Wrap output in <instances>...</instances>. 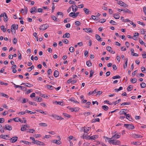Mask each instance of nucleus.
Here are the masks:
<instances>
[{
    "instance_id": "obj_1",
    "label": "nucleus",
    "mask_w": 146,
    "mask_h": 146,
    "mask_svg": "<svg viewBox=\"0 0 146 146\" xmlns=\"http://www.w3.org/2000/svg\"><path fill=\"white\" fill-rule=\"evenodd\" d=\"M124 126L129 129H132L135 128L134 126L131 124H125L124 125Z\"/></svg>"
},
{
    "instance_id": "obj_2",
    "label": "nucleus",
    "mask_w": 146,
    "mask_h": 146,
    "mask_svg": "<svg viewBox=\"0 0 146 146\" xmlns=\"http://www.w3.org/2000/svg\"><path fill=\"white\" fill-rule=\"evenodd\" d=\"M109 143H111L113 145H119L120 144V141L119 140L115 141L113 140H109Z\"/></svg>"
},
{
    "instance_id": "obj_3",
    "label": "nucleus",
    "mask_w": 146,
    "mask_h": 146,
    "mask_svg": "<svg viewBox=\"0 0 146 146\" xmlns=\"http://www.w3.org/2000/svg\"><path fill=\"white\" fill-rule=\"evenodd\" d=\"M57 137L58 140H53V142L58 145H60L61 143V142L60 141L61 139V138L59 136H58Z\"/></svg>"
},
{
    "instance_id": "obj_4",
    "label": "nucleus",
    "mask_w": 146,
    "mask_h": 146,
    "mask_svg": "<svg viewBox=\"0 0 146 146\" xmlns=\"http://www.w3.org/2000/svg\"><path fill=\"white\" fill-rule=\"evenodd\" d=\"M117 3L120 6H122L125 7H128V5L126 4L124 2H122V1H118L117 2Z\"/></svg>"
},
{
    "instance_id": "obj_5",
    "label": "nucleus",
    "mask_w": 146,
    "mask_h": 146,
    "mask_svg": "<svg viewBox=\"0 0 146 146\" xmlns=\"http://www.w3.org/2000/svg\"><path fill=\"white\" fill-rule=\"evenodd\" d=\"M48 27V25L46 24L41 25L40 27V30H42L43 31H44Z\"/></svg>"
},
{
    "instance_id": "obj_6",
    "label": "nucleus",
    "mask_w": 146,
    "mask_h": 146,
    "mask_svg": "<svg viewBox=\"0 0 146 146\" xmlns=\"http://www.w3.org/2000/svg\"><path fill=\"white\" fill-rule=\"evenodd\" d=\"M51 116L57 120H62L63 119V118H62L61 116H58L55 114H52Z\"/></svg>"
},
{
    "instance_id": "obj_7",
    "label": "nucleus",
    "mask_w": 146,
    "mask_h": 146,
    "mask_svg": "<svg viewBox=\"0 0 146 146\" xmlns=\"http://www.w3.org/2000/svg\"><path fill=\"white\" fill-rule=\"evenodd\" d=\"M120 133H119L118 134H117V133L115 134V135H114L111 138L113 139H117L119 138L120 136Z\"/></svg>"
},
{
    "instance_id": "obj_8",
    "label": "nucleus",
    "mask_w": 146,
    "mask_h": 146,
    "mask_svg": "<svg viewBox=\"0 0 146 146\" xmlns=\"http://www.w3.org/2000/svg\"><path fill=\"white\" fill-rule=\"evenodd\" d=\"M0 138L6 140H10L9 136L7 135H0Z\"/></svg>"
},
{
    "instance_id": "obj_9",
    "label": "nucleus",
    "mask_w": 146,
    "mask_h": 146,
    "mask_svg": "<svg viewBox=\"0 0 146 146\" xmlns=\"http://www.w3.org/2000/svg\"><path fill=\"white\" fill-rule=\"evenodd\" d=\"M4 129L9 131H11L12 129L11 126L8 124L5 125Z\"/></svg>"
},
{
    "instance_id": "obj_10",
    "label": "nucleus",
    "mask_w": 146,
    "mask_h": 146,
    "mask_svg": "<svg viewBox=\"0 0 146 146\" xmlns=\"http://www.w3.org/2000/svg\"><path fill=\"white\" fill-rule=\"evenodd\" d=\"M35 142V143H34V144H36L40 145H45L43 142L38 140H36Z\"/></svg>"
},
{
    "instance_id": "obj_11",
    "label": "nucleus",
    "mask_w": 146,
    "mask_h": 146,
    "mask_svg": "<svg viewBox=\"0 0 146 146\" xmlns=\"http://www.w3.org/2000/svg\"><path fill=\"white\" fill-rule=\"evenodd\" d=\"M72 7L73 11L74 12H76L78 10V7L75 4L72 5Z\"/></svg>"
},
{
    "instance_id": "obj_12",
    "label": "nucleus",
    "mask_w": 146,
    "mask_h": 146,
    "mask_svg": "<svg viewBox=\"0 0 146 146\" xmlns=\"http://www.w3.org/2000/svg\"><path fill=\"white\" fill-rule=\"evenodd\" d=\"M18 139V137L17 136H15L13 137H12L10 139L11 141V142L12 143H13L16 142Z\"/></svg>"
},
{
    "instance_id": "obj_13",
    "label": "nucleus",
    "mask_w": 146,
    "mask_h": 146,
    "mask_svg": "<svg viewBox=\"0 0 146 146\" xmlns=\"http://www.w3.org/2000/svg\"><path fill=\"white\" fill-rule=\"evenodd\" d=\"M83 30H85L86 32L88 33H92L93 32L91 28H84Z\"/></svg>"
},
{
    "instance_id": "obj_14",
    "label": "nucleus",
    "mask_w": 146,
    "mask_h": 146,
    "mask_svg": "<svg viewBox=\"0 0 146 146\" xmlns=\"http://www.w3.org/2000/svg\"><path fill=\"white\" fill-rule=\"evenodd\" d=\"M132 137L134 138H142V136L139 135L137 134H133L132 135Z\"/></svg>"
},
{
    "instance_id": "obj_15",
    "label": "nucleus",
    "mask_w": 146,
    "mask_h": 146,
    "mask_svg": "<svg viewBox=\"0 0 146 146\" xmlns=\"http://www.w3.org/2000/svg\"><path fill=\"white\" fill-rule=\"evenodd\" d=\"M96 38L99 41H102V39L101 38L100 36L98 34L95 35Z\"/></svg>"
},
{
    "instance_id": "obj_16",
    "label": "nucleus",
    "mask_w": 146,
    "mask_h": 146,
    "mask_svg": "<svg viewBox=\"0 0 146 146\" xmlns=\"http://www.w3.org/2000/svg\"><path fill=\"white\" fill-rule=\"evenodd\" d=\"M33 100L35 101H36L37 102H41L42 100V99L40 97H37L36 98L33 99Z\"/></svg>"
},
{
    "instance_id": "obj_17",
    "label": "nucleus",
    "mask_w": 146,
    "mask_h": 146,
    "mask_svg": "<svg viewBox=\"0 0 146 146\" xmlns=\"http://www.w3.org/2000/svg\"><path fill=\"white\" fill-rule=\"evenodd\" d=\"M126 118L128 119L129 121H132L133 119L131 117V116L129 114H127V117H126Z\"/></svg>"
},
{
    "instance_id": "obj_18",
    "label": "nucleus",
    "mask_w": 146,
    "mask_h": 146,
    "mask_svg": "<svg viewBox=\"0 0 146 146\" xmlns=\"http://www.w3.org/2000/svg\"><path fill=\"white\" fill-rule=\"evenodd\" d=\"M4 14H5V16L4 17V20L5 22H6L8 21V19L6 13L4 12Z\"/></svg>"
},
{
    "instance_id": "obj_19",
    "label": "nucleus",
    "mask_w": 146,
    "mask_h": 146,
    "mask_svg": "<svg viewBox=\"0 0 146 146\" xmlns=\"http://www.w3.org/2000/svg\"><path fill=\"white\" fill-rule=\"evenodd\" d=\"M15 118H17V120L18 121L17 122L20 121L22 123H25L27 121L26 119L23 120L18 117H16Z\"/></svg>"
},
{
    "instance_id": "obj_20",
    "label": "nucleus",
    "mask_w": 146,
    "mask_h": 146,
    "mask_svg": "<svg viewBox=\"0 0 146 146\" xmlns=\"http://www.w3.org/2000/svg\"><path fill=\"white\" fill-rule=\"evenodd\" d=\"M98 136L97 135H94L90 137V139L94 140L98 138Z\"/></svg>"
},
{
    "instance_id": "obj_21",
    "label": "nucleus",
    "mask_w": 146,
    "mask_h": 146,
    "mask_svg": "<svg viewBox=\"0 0 146 146\" xmlns=\"http://www.w3.org/2000/svg\"><path fill=\"white\" fill-rule=\"evenodd\" d=\"M90 137L87 135H85L84 134L83 136V137L84 139L90 140Z\"/></svg>"
},
{
    "instance_id": "obj_22",
    "label": "nucleus",
    "mask_w": 146,
    "mask_h": 146,
    "mask_svg": "<svg viewBox=\"0 0 146 146\" xmlns=\"http://www.w3.org/2000/svg\"><path fill=\"white\" fill-rule=\"evenodd\" d=\"M84 10L85 13L87 15L89 14V13L90 12L88 9L86 8H84Z\"/></svg>"
},
{
    "instance_id": "obj_23",
    "label": "nucleus",
    "mask_w": 146,
    "mask_h": 146,
    "mask_svg": "<svg viewBox=\"0 0 146 146\" xmlns=\"http://www.w3.org/2000/svg\"><path fill=\"white\" fill-rule=\"evenodd\" d=\"M70 101L72 102H73L74 103H78L79 104V103L77 101H76L74 98H71L70 99Z\"/></svg>"
},
{
    "instance_id": "obj_24",
    "label": "nucleus",
    "mask_w": 146,
    "mask_h": 146,
    "mask_svg": "<svg viewBox=\"0 0 146 146\" xmlns=\"http://www.w3.org/2000/svg\"><path fill=\"white\" fill-rule=\"evenodd\" d=\"M36 111L38 112H39L40 113H42V114H45V115L47 114L46 113H45V112H46V111L44 112L42 110H36Z\"/></svg>"
},
{
    "instance_id": "obj_25",
    "label": "nucleus",
    "mask_w": 146,
    "mask_h": 146,
    "mask_svg": "<svg viewBox=\"0 0 146 146\" xmlns=\"http://www.w3.org/2000/svg\"><path fill=\"white\" fill-rule=\"evenodd\" d=\"M130 81L132 83H135L137 81V80L135 78H131L130 80Z\"/></svg>"
},
{
    "instance_id": "obj_26",
    "label": "nucleus",
    "mask_w": 146,
    "mask_h": 146,
    "mask_svg": "<svg viewBox=\"0 0 146 146\" xmlns=\"http://www.w3.org/2000/svg\"><path fill=\"white\" fill-rule=\"evenodd\" d=\"M37 7H32L31 10H33L34 12H35V13H36L37 12Z\"/></svg>"
},
{
    "instance_id": "obj_27",
    "label": "nucleus",
    "mask_w": 146,
    "mask_h": 146,
    "mask_svg": "<svg viewBox=\"0 0 146 146\" xmlns=\"http://www.w3.org/2000/svg\"><path fill=\"white\" fill-rule=\"evenodd\" d=\"M39 125L40 126H42L43 127H47L48 126V125L46 123H40Z\"/></svg>"
},
{
    "instance_id": "obj_28",
    "label": "nucleus",
    "mask_w": 146,
    "mask_h": 146,
    "mask_svg": "<svg viewBox=\"0 0 146 146\" xmlns=\"http://www.w3.org/2000/svg\"><path fill=\"white\" fill-rule=\"evenodd\" d=\"M100 121V119L98 118H96L95 119H93L92 120V123H95L96 122V121L97 122H99Z\"/></svg>"
},
{
    "instance_id": "obj_29",
    "label": "nucleus",
    "mask_w": 146,
    "mask_h": 146,
    "mask_svg": "<svg viewBox=\"0 0 146 146\" xmlns=\"http://www.w3.org/2000/svg\"><path fill=\"white\" fill-rule=\"evenodd\" d=\"M17 118H14L13 119H10L8 120V122H11L12 120H14L15 121H18L17 120Z\"/></svg>"
},
{
    "instance_id": "obj_30",
    "label": "nucleus",
    "mask_w": 146,
    "mask_h": 146,
    "mask_svg": "<svg viewBox=\"0 0 146 146\" xmlns=\"http://www.w3.org/2000/svg\"><path fill=\"white\" fill-rule=\"evenodd\" d=\"M113 17L115 19H118L119 18L120 16L118 14H115L113 15Z\"/></svg>"
},
{
    "instance_id": "obj_31",
    "label": "nucleus",
    "mask_w": 146,
    "mask_h": 146,
    "mask_svg": "<svg viewBox=\"0 0 146 146\" xmlns=\"http://www.w3.org/2000/svg\"><path fill=\"white\" fill-rule=\"evenodd\" d=\"M127 110V109H123L121 110L120 111L119 113L120 115L123 114V113H124L125 112V111H126Z\"/></svg>"
},
{
    "instance_id": "obj_32",
    "label": "nucleus",
    "mask_w": 146,
    "mask_h": 146,
    "mask_svg": "<svg viewBox=\"0 0 146 146\" xmlns=\"http://www.w3.org/2000/svg\"><path fill=\"white\" fill-rule=\"evenodd\" d=\"M102 108L105 111H107L109 109L108 107L106 106H103L102 107Z\"/></svg>"
},
{
    "instance_id": "obj_33",
    "label": "nucleus",
    "mask_w": 146,
    "mask_h": 146,
    "mask_svg": "<svg viewBox=\"0 0 146 146\" xmlns=\"http://www.w3.org/2000/svg\"><path fill=\"white\" fill-rule=\"evenodd\" d=\"M25 112L28 113H30L31 114H35L36 113V112H33L31 111L28 110H26L25 111Z\"/></svg>"
},
{
    "instance_id": "obj_34",
    "label": "nucleus",
    "mask_w": 146,
    "mask_h": 146,
    "mask_svg": "<svg viewBox=\"0 0 146 146\" xmlns=\"http://www.w3.org/2000/svg\"><path fill=\"white\" fill-rule=\"evenodd\" d=\"M141 70L142 72L143 73H146V70H145V68L143 66H142L141 67Z\"/></svg>"
},
{
    "instance_id": "obj_35",
    "label": "nucleus",
    "mask_w": 146,
    "mask_h": 146,
    "mask_svg": "<svg viewBox=\"0 0 146 146\" xmlns=\"http://www.w3.org/2000/svg\"><path fill=\"white\" fill-rule=\"evenodd\" d=\"M51 17L53 20H54L56 22H58V20H57V18L54 15H51Z\"/></svg>"
},
{
    "instance_id": "obj_36",
    "label": "nucleus",
    "mask_w": 146,
    "mask_h": 146,
    "mask_svg": "<svg viewBox=\"0 0 146 146\" xmlns=\"http://www.w3.org/2000/svg\"><path fill=\"white\" fill-rule=\"evenodd\" d=\"M123 11L126 13H131V11L127 9H123Z\"/></svg>"
},
{
    "instance_id": "obj_37",
    "label": "nucleus",
    "mask_w": 146,
    "mask_h": 146,
    "mask_svg": "<svg viewBox=\"0 0 146 146\" xmlns=\"http://www.w3.org/2000/svg\"><path fill=\"white\" fill-rule=\"evenodd\" d=\"M63 115L65 117L69 118L71 117V115L66 113H63Z\"/></svg>"
},
{
    "instance_id": "obj_38",
    "label": "nucleus",
    "mask_w": 146,
    "mask_h": 146,
    "mask_svg": "<svg viewBox=\"0 0 146 146\" xmlns=\"http://www.w3.org/2000/svg\"><path fill=\"white\" fill-rule=\"evenodd\" d=\"M133 88V86L131 85H130L129 86L127 87V90L128 91H131L132 90V88Z\"/></svg>"
},
{
    "instance_id": "obj_39",
    "label": "nucleus",
    "mask_w": 146,
    "mask_h": 146,
    "mask_svg": "<svg viewBox=\"0 0 146 146\" xmlns=\"http://www.w3.org/2000/svg\"><path fill=\"white\" fill-rule=\"evenodd\" d=\"M72 112H76L78 111L77 108H72L70 109Z\"/></svg>"
},
{
    "instance_id": "obj_40",
    "label": "nucleus",
    "mask_w": 146,
    "mask_h": 146,
    "mask_svg": "<svg viewBox=\"0 0 146 146\" xmlns=\"http://www.w3.org/2000/svg\"><path fill=\"white\" fill-rule=\"evenodd\" d=\"M141 86V88H145L146 86V84L144 82H142L140 84Z\"/></svg>"
},
{
    "instance_id": "obj_41",
    "label": "nucleus",
    "mask_w": 146,
    "mask_h": 146,
    "mask_svg": "<svg viewBox=\"0 0 146 146\" xmlns=\"http://www.w3.org/2000/svg\"><path fill=\"white\" fill-rule=\"evenodd\" d=\"M34 66L33 65H32L31 67H29L28 68L27 71L29 72H30L34 68Z\"/></svg>"
},
{
    "instance_id": "obj_42",
    "label": "nucleus",
    "mask_w": 146,
    "mask_h": 146,
    "mask_svg": "<svg viewBox=\"0 0 146 146\" xmlns=\"http://www.w3.org/2000/svg\"><path fill=\"white\" fill-rule=\"evenodd\" d=\"M0 28L1 30L3 31V32H5L6 31V29H5V26L4 25H2L0 27Z\"/></svg>"
},
{
    "instance_id": "obj_43",
    "label": "nucleus",
    "mask_w": 146,
    "mask_h": 146,
    "mask_svg": "<svg viewBox=\"0 0 146 146\" xmlns=\"http://www.w3.org/2000/svg\"><path fill=\"white\" fill-rule=\"evenodd\" d=\"M86 64L88 66H90L92 65V63L90 62V61H87Z\"/></svg>"
},
{
    "instance_id": "obj_44",
    "label": "nucleus",
    "mask_w": 146,
    "mask_h": 146,
    "mask_svg": "<svg viewBox=\"0 0 146 146\" xmlns=\"http://www.w3.org/2000/svg\"><path fill=\"white\" fill-rule=\"evenodd\" d=\"M29 103L30 104L32 105H35V106H37V104H36L35 102H32L29 101Z\"/></svg>"
},
{
    "instance_id": "obj_45",
    "label": "nucleus",
    "mask_w": 146,
    "mask_h": 146,
    "mask_svg": "<svg viewBox=\"0 0 146 146\" xmlns=\"http://www.w3.org/2000/svg\"><path fill=\"white\" fill-rule=\"evenodd\" d=\"M69 50L70 52H73L74 51V47L71 46L69 48Z\"/></svg>"
},
{
    "instance_id": "obj_46",
    "label": "nucleus",
    "mask_w": 146,
    "mask_h": 146,
    "mask_svg": "<svg viewBox=\"0 0 146 146\" xmlns=\"http://www.w3.org/2000/svg\"><path fill=\"white\" fill-rule=\"evenodd\" d=\"M110 23H111V24L113 25H116L117 23L115 21H113L112 20H111L110 22Z\"/></svg>"
},
{
    "instance_id": "obj_47",
    "label": "nucleus",
    "mask_w": 146,
    "mask_h": 146,
    "mask_svg": "<svg viewBox=\"0 0 146 146\" xmlns=\"http://www.w3.org/2000/svg\"><path fill=\"white\" fill-rule=\"evenodd\" d=\"M18 58L19 60H21L22 59V56L21 53L19 51V50L18 51Z\"/></svg>"
},
{
    "instance_id": "obj_48",
    "label": "nucleus",
    "mask_w": 146,
    "mask_h": 146,
    "mask_svg": "<svg viewBox=\"0 0 146 146\" xmlns=\"http://www.w3.org/2000/svg\"><path fill=\"white\" fill-rule=\"evenodd\" d=\"M55 103H56L57 104H58L61 106L63 105V103L61 102H57V101H55Z\"/></svg>"
},
{
    "instance_id": "obj_49",
    "label": "nucleus",
    "mask_w": 146,
    "mask_h": 146,
    "mask_svg": "<svg viewBox=\"0 0 146 146\" xmlns=\"http://www.w3.org/2000/svg\"><path fill=\"white\" fill-rule=\"evenodd\" d=\"M120 76L119 75H116L115 76L113 77L112 78L113 79H115L117 78H120Z\"/></svg>"
},
{
    "instance_id": "obj_50",
    "label": "nucleus",
    "mask_w": 146,
    "mask_h": 146,
    "mask_svg": "<svg viewBox=\"0 0 146 146\" xmlns=\"http://www.w3.org/2000/svg\"><path fill=\"white\" fill-rule=\"evenodd\" d=\"M35 131V130L33 129H28V131H27V132L32 133H33Z\"/></svg>"
},
{
    "instance_id": "obj_51",
    "label": "nucleus",
    "mask_w": 146,
    "mask_h": 146,
    "mask_svg": "<svg viewBox=\"0 0 146 146\" xmlns=\"http://www.w3.org/2000/svg\"><path fill=\"white\" fill-rule=\"evenodd\" d=\"M131 104V103L130 102H124L121 104V106H123L124 105H130Z\"/></svg>"
},
{
    "instance_id": "obj_52",
    "label": "nucleus",
    "mask_w": 146,
    "mask_h": 146,
    "mask_svg": "<svg viewBox=\"0 0 146 146\" xmlns=\"http://www.w3.org/2000/svg\"><path fill=\"white\" fill-rule=\"evenodd\" d=\"M106 21V19H103L100 20L99 22L100 23H103Z\"/></svg>"
},
{
    "instance_id": "obj_53",
    "label": "nucleus",
    "mask_w": 146,
    "mask_h": 146,
    "mask_svg": "<svg viewBox=\"0 0 146 146\" xmlns=\"http://www.w3.org/2000/svg\"><path fill=\"white\" fill-rule=\"evenodd\" d=\"M47 88H48V89H50V90H53L54 87L52 86H50V85H48L47 86Z\"/></svg>"
},
{
    "instance_id": "obj_54",
    "label": "nucleus",
    "mask_w": 146,
    "mask_h": 146,
    "mask_svg": "<svg viewBox=\"0 0 146 146\" xmlns=\"http://www.w3.org/2000/svg\"><path fill=\"white\" fill-rule=\"evenodd\" d=\"M65 36L66 37V38H69L70 36V34L68 33H66L65 34Z\"/></svg>"
},
{
    "instance_id": "obj_55",
    "label": "nucleus",
    "mask_w": 146,
    "mask_h": 146,
    "mask_svg": "<svg viewBox=\"0 0 146 146\" xmlns=\"http://www.w3.org/2000/svg\"><path fill=\"white\" fill-rule=\"evenodd\" d=\"M75 25H77V26H79L81 24L80 22L79 21H76L75 22Z\"/></svg>"
},
{
    "instance_id": "obj_56",
    "label": "nucleus",
    "mask_w": 146,
    "mask_h": 146,
    "mask_svg": "<svg viewBox=\"0 0 146 146\" xmlns=\"http://www.w3.org/2000/svg\"><path fill=\"white\" fill-rule=\"evenodd\" d=\"M102 93V91H98L96 95V96H100Z\"/></svg>"
},
{
    "instance_id": "obj_57",
    "label": "nucleus",
    "mask_w": 146,
    "mask_h": 146,
    "mask_svg": "<svg viewBox=\"0 0 146 146\" xmlns=\"http://www.w3.org/2000/svg\"><path fill=\"white\" fill-rule=\"evenodd\" d=\"M111 48L110 46H108L106 48V50L109 52H110Z\"/></svg>"
},
{
    "instance_id": "obj_58",
    "label": "nucleus",
    "mask_w": 146,
    "mask_h": 146,
    "mask_svg": "<svg viewBox=\"0 0 146 146\" xmlns=\"http://www.w3.org/2000/svg\"><path fill=\"white\" fill-rule=\"evenodd\" d=\"M1 94H2V96H3L4 97L6 98H8L9 97V96L6 94L3 93H1Z\"/></svg>"
},
{
    "instance_id": "obj_59",
    "label": "nucleus",
    "mask_w": 146,
    "mask_h": 146,
    "mask_svg": "<svg viewBox=\"0 0 146 146\" xmlns=\"http://www.w3.org/2000/svg\"><path fill=\"white\" fill-rule=\"evenodd\" d=\"M21 142H23V143H24L26 144L29 145V142L28 141H26L22 140L21 141Z\"/></svg>"
},
{
    "instance_id": "obj_60",
    "label": "nucleus",
    "mask_w": 146,
    "mask_h": 146,
    "mask_svg": "<svg viewBox=\"0 0 146 146\" xmlns=\"http://www.w3.org/2000/svg\"><path fill=\"white\" fill-rule=\"evenodd\" d=\"M88 52L87 50H85L84 51V54L85 56H88Z\"/></svg>"
},
{
    "instance_id": "obj_61",
    "label": "nucleus",
    "mask_w": 146,
    "mask_h": 146,
    "mask_svg": "<svg viewBox=\"0 0 146 146\" xmlns=\"http://www.w3.org/2000/svg\"><path fill=\"white\" fill-rule=\"evenodd\" d=\"M79 13V12H77L76 13H75L74 12L73 18H75V17H76L78 15V14Z\"/></svg>"
},
{
    "instance_id": "obj_62",
    "label": "nucleus",
    "mask_w": 146,
    "mask_h": 146,
    "mask_svg": "<svg viewBox=\"0 0 146 146\" xmlns=\"http://www.w3.org/2000/svg\"><path fill=\"white\" fill-rule=\"evenodd\" d=\"M24 10L25 12V14H27L28 12V9L27 7H24Z\"/></svg>"
},
{
    "instance_id": "obj_63",
    "label": "nucleus",
    "mask_w": 146,
    "mask_h": 146,
    "mask_svg": "<svg viewBox=\"0 0 146 146\" xmlns=\"http://www.w3.org/2000/svg\"><path fill=\"white\" fill-rule=\"evenodd\" d=\"M32 91L33 90L32 89L28 90L26 92V94H28L31 92H32Z\"/></svg>"
},
{
    "instance_id": "obj_64",
    "label": "nucleus",
    "mask_w": 146,
    "mask_h": 146,
    "mask_svg": "<svg viewBox=\"0 0 146 146\" xmlns=\"http://www.w3.org/2000/svg\"><path fill=\"white\" fill-rule=\"evenodd\" d=\"M13 43L16 44L17 42V40L16 38H14L13 40Z\"/></svg>"
}]
</instances>
